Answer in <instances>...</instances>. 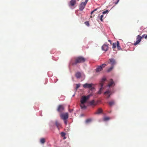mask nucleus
Segmentation results:
<instances>
[{
    "mask_svg": "<svg viewBox=\"0 0 147 147\" xmlns=\"http://www.w3.org/2000/svg\"><path fill=\"white\" fill-rule=\"evenodd\" d=\"M106 80V78L105 77L103 78L101 80L100 84L101 87L100 88L98 92V94H100L101 93V92L103 89V86L104 84V83Z\"/></svg>",
    "mask_w": 147,
    "mask_h": 147,
    "instance_id": "2",
    "label": "nucleus"
},
{
    "mask_svg": "<svg viewBox=\"0 0 147 147\" xmlns=\"http://www.w3.org/2000/svg\"><path fill=\"white\" fill-rule=\"evenodd\" d=\"M40 142L42 144H44L45 142V139L44 138H42L40 139Z\"/></svg>",
    "mask_w": 147,
    "mask_h": 147,
    "instance_id": "24",
    "label": "nucleus"
},
{
    "mask_svg": "<svg viewBox=\"0 0 147 147\" xmlns=\"http://www.w3.org/2000/svg\"><path fill=\"white\" fill-rule=\"evenodd\" d=\"M116 46H117V42L114 43L113 44V48H115L116 47Z\"/></svg>",
    "mask_w": 147,
    "mask_h": 147,
    "instance_id": "25",
    "label": "nucleus"
},
{
    "mask_svg": "<svg viewBox=\"0 0 147 147\" xmlns=\"http://www.w3.org/2000/svg\"><path fill=\"white\" fill-rule=\"evenodd\" d=\"M86 60V59L83 57H76L71 60L70 63L72 65H76L78 63H84Z\"/></svg>",
    "mask_w": 147,
    "mask_h": 147,
    "instance_id": "1",
    "label": "nucleus"
},
{
    "mask_svg": "<svg viewBox=\"0 0 147 147\" xmlns=\"http://www.w3.org/2000/svg\"><path fill=\"white\" fill-rule=\"evenodd\" d=\"M97 9H98V8H97L95 9L93 11H94H94H96L97 10Z\"/></svg>",
    "mask_w": 147,
    "mask_h": 147,
    "instance_id": "37",
    "label": "nucleus"
},
{
    "mask_svg": "<svg viewBox=\"0 0 147 147\" xmlns=\"http://www.w3.org/2000/svg\"><path fill=\"white\" fill-rule=\"evenodd\" d=\"M106 65L105 64H103L100 66H98L96 70V72H98L102 71L103 68Z\"/></svg>",
    "mask_w": 147,
    "mask_h": 147,
    "instance_id": "4",
    "label": "nucleus"
},
{
    "mask_svg": "<svg viewBox=\"0 0 147 147\" xmlns=\"http://www.w3.org/2000/svg\"><path fill=\"white\" fill-rule=\"evenodd\" d=\"M113 85H115L114 82L112 79H111L110 80V82L108 85V86L109 87H111Z\"/></svg>",
    "mask_w": 147,
    "mask_h": 147,
    "instance_id": "16",
    "label": "nucleus"
},
{
    "mask_svg": "<svg viewBox=\"0 0 147 147\" xmlns=\"http://www.w3.org/2000/svg\"><path fill=\"white\" fill-rule=\"evenodd\" d=\"M117 47L118 50L121 49V47L120 46L119 43L118 41L117 42Z\"/></svg>",
    "mask_w": 147,
    "mask_h": 147,
    "instance_id": "22",
    "label": "nucleus"
},
{
    "mask_svg": "<svg viewBox=\"0 0 147 147\" xmlns=\"http://www.w3.org/2000/svg\"><path fill=\"white\" fill-rule=\"evenodd\" d=\"M92 84L86 83L83 85V86L84 88H92Z\"/></svg>",
    "mask_w": 147,
    "mask_h": 147,
    "instance_id": "10",
    "label": "nucleus"
},
{
    "mask_svg": "<svg viewBox=\"0 0 147 147\" xmlns=\"http://www.w3.org/2000/svg\"><path fill=\"white\" fill-rule=\"evenodd\" d=\"M76 76L77 78H80L81 77V74L80 72H78L76 74Z\"/></svg>",
    "mask_w": 147,
    "mask_h": 147,
    "instance_id": "19",
    "label": "nucleus"
},
{
    "mask_svg": "<svg viewBox=\"0 0 147 147\" xmlns=\"http://www.w3.org/2000/svg\"><path fill=\"white\" fill-rule=\"evenodd\" d=\"M113 68V66H111L107 70L108 72H109L111 71Z\"/></svg>",
    "mask_w": 147,
    "mask_h": 147,
    "instance_id": "27",
    "label": "nucleus"
},
{
    "mask_svg": "<svg viewBox=\"0 0 147 147\" xmlns=\"http://www.w3.org/2000/svg\"><path fill=\"white\" fill-rule=\"evenodd\" d=\"M145 36V34H144L143 35L142 37H141V39H142V38H144V37Z\"/></svg>",
    "mask_w": 147,
    "mask_h": 147,
    "instance_id": "35",
    "label": "nucleus"
},
{
    "mask_svg": "<svg viewBox=\"0 0 147 147\" xmlns=\"http://www.w3.org/2000/svg\"><path fill=\"white\" fill-rule=\"evenodd\" d=\"M85 24L88 26H89L90 25L88 22H85Z\"/></svg>",
    "mask_w": 147,
    "mask_h": 147,
    "instance_id": "30",
    "label": "nucleus"
},
{
    "mask_svg": "<svg viewBox=\"0 0 147 147\" xmlns=\"http://www.w3.org/2000/svg\"><path fill=\"white\" fill-rule=\"evenodd\" d=\"M136 40V41L134 44V45H137L139 43V42L141 41V36L139 35H138L137 36Z\"/></svg>",
    "mask_w": 147,
    "mask_h": 147,
    "instance_id": "6",
    "label": "nucleus"
},
{
    "mask_svg": "<svg viewBox=\"0 0 147 147\" xmlns=\"http://www.w3.org/2000/svg\"><path fill=\"white\" fill-rule=\"evenodd\" d=\"M61 136L62 137H63V139L64 140L66 138V137L65 136L66 134L65 133H64L63 132H61Z\"/></svg>",
    "mask_w": 147,
    "mask_h": 147,
    "instance_id": "21",
    "label": "nucleus"
},
{
    "mask_svg": "<svg viewBox=\"0 0 147 147\" xmlns=\"http://www.w3.org/2000/svg\"><path fill=\"white\" fill-rule=\"evenodd\" d=\"M108 41L110 43V44H112V43H111V40H108Z\"/></svg>",
    "mask_w": 147,
    "mask_h": 147,
    "instance_id": "36",
    "label": "nucleus"
},
{
    "mask_svg": "<svg viewBox=\"0 0 147 147\" xmlns=\"http://www.w3.org/2000/svg\"><path fill=\"white\" fill-rule=\"evenodd\" d=\"M109 62L108 63L110 64L111 66H114L116 64V62L115 60L113 59H109Z\"/></svg>",
    "mask_w": 147,
    "mask_h": 147,
    "instance_id": "7",
    "label": "nucleus"
},
{
    "mask_svg": "<svg viewBox=\"0 0 147 147\" xmlns=\"http://www.w3.org/2000/svg\"><path fill=\"white\" fill-rule=\"evenodd\" d=\"M90 95H89L87 96H82L81 99V103H85L87 101L89 98L90 96Z\"/></svg>",
    "mask_w": 147,
    "mask_h": 147,
    "instance_id": "3",
    "label": "nucleus"
},
{
    "mask_svg": "<svg viewBox=\"0 0 147 147\" xmlns=\"http://www.w3.org/2000/svg\"><path fill=\"white\" fill-rule=\"evenodd\" d=\"M55 125H56L58 129L59 130V127L61 126V124L57 121H56L55 122Z\"/></svg>",
    "mask_w": 147,
    "mask_h": 147,
    "instance_id": "17",
    "label": "nucleus"
},
{
    "mask_svg": "<svg viewBox=\"0 0 147 147\" xmlns=\"http://www.w3.org/2000/svg\"><path fill=\"white\" fill-rule=\"evenodd\" d=\"M103 17H104L103 15H102L100 16V20L102 22L103 21L102 18H103Z\"/></svg>",
    "mask_w": 147,
    "mask_h": 147,
    "instance_id": "29",
    "label": "nucleus"
},
{
    "mask_svg": "<svg viewBox=\"0 0 147 147\" xmlns=\"http://www.w3.org/2000/svg\"><path fill=\"white\" fill-rule=\"evenodd\" d=\"M104 94L106 96L107 98H108L110 97L111 95V92L109 90H108L105 92H104Z\"/></svg>",
    "mask_w": 147,
    "mask_h": 147,
    "instance_id": "12",
    "label": "nucleus"
},
{
    "mask_svg": "<svg viewBox=\"0 0 147 147\" xmlns=\"http://www.w3.org/2000/svg\"><path fill=\"white\" fill-rule=\"evenodd\" d=\"M76 89H77L78 88L80 87V84H76Z\"/></svg>",
    "mask_w": 147,
    "mask_h": 147,
    "instance_id": "32",
    "label": "nucleus"
},
{
    "mask_svg": "<svg viewBox=\"0 0 147 147\" xmlns=\"http://www.w3.org/2000/svg\"><path fill=\"white\" fill-rule=\"evenodd\" d=\"M108 103L109 105L110 106H111L115 105V102L114 100H113L109 102Z\"/></svg>",
    "mask_w": 147,
    "mask_h": 147,
    "instance_id": "18",
    "label": "nucleus"
},
{
    "mask_svg": "<svg viewBox=\"0 0 147 147\" xmlns=\"http://www.w3.org/2000/svg\"><path fill=\"white\" fill-rule=\"evenodd\" d=\"M92 121V119L91 118L87 119L86 120V123H90V122H91Z\"/></svg>",
    "mask_w": 147,
    "mask_h": 147,
    "instance_id": "23",
    "label": "nucleus"
},
{
    "mask_svg": "<svg viewBox=\"0 0 147 147\" xmlns=\"http://www.w3.org/2000/svg\"><path fill=\"white\" fill-rule=\"evenodd\" d=\"M86 4L84 2L81 3L79 5V9L81 11H82L84 8Z\"/></svg>",
    "mask_w": 147,
    "mask_h": 147,
    "instance_id": "9",
    "label": "nucleus"
},
{
    "mask_svg": "<svg viewBox=\"0 0 147 147\" xmlns=\"http://www.w3.org/2000/svg\"><path fill=\"white\" fill-rule=\"evenodd\" d=\"M88 1V0H85V1L84 3L86 4Z\"/></svg>",
    "mask_w": 147,
    "mask_h": 147,
    "instance_id": "34",
    "label": "nucleus"
},
{
    "mask_svg": "<svg viewBox=\"0 0 147 147\" xmlns=\"http://www.w3.org/2000/svg\"><path fill=\"white\" fill-rule=\"evenodd\" d=\"M73 110L72 109V110H71L70 111V112H71V111H73Z\"/></svg>",
    "mask_w": 147,
    "mask_h": 147,
    "instance_id": "40",
    "label": "nucleus"
},
{
    "mask_svg": "<svg viewBox=\"0 0 147 147\" xmlns=\"http://www.w3.org/2000/svg\"><path fill=\"white\" fill-rule=\"evenodd\" d=\"M102 112V110L101 108H99L97 111L95 113V114H98L101 113Z\"/></svg>",
    "mask_w": 147,
    "mask_h": 147,
    "instance_id": "15",
    "label": "nucleus"
},
{
    "mask_svg": "<svg viewBox=\"0 0 147 147\" xmlns=\"http://www.w3.org/2000/svg\"><path fill=\"white\" fill-rule=\"evenodd\" d=\"M65 123L66 125L67 124V121L66 120H64Z\"/></svg>",
    "mask_w": 147,
    "mask_h": 147,
    "instance_id": "33",
    "label": "nucleus"
},
{
    "mask_svg": "<svg viewBox=\"0 0 147 147\" xmlns=\"http://www.w3.org/2000/svg\"><path fill=\"white\" fill-rule=\"evenodd\" d=\"M109 12V11L108 10H106L102 12V14H104L108 13Z\"/></svg>",
    "mask_w": 147,
    "mask_h": 147,
    "instance_id": "31",
    "label": "nucleus"
},
{
    "mask_svg": "<svg viewBox=\"0 0 147 147\" xmlns=\"http://www.w3.org/2000/svg\"><path fill=\"white\" fill-rule=\"evenodd\" d=\"M98 101H95L94 100L90 101L89 103L91 105L95 106L98 103Z\"/></svg>",
    "mask_w": 147,
    "mask_h": 147,
    "instance_id": "11",
    "label": "nucleus"
},
{
    "mask_svg": "<svg viewBox=\"0 0 147 147\" xmlns=\"http://www.w3.org/2000/svg\"><path fill=\"white\" fill-rule=\"evenodd\" d=\"M144 38H147V35H146L144 37Z\"/></svg>",
    "mask_w": 147,
    "mask_h": 147,
    "instance_id": "39",
    "label": "nucleus"
},
{
    "mask_svg": "<svg viewBox=\"0 0 147 147\" xmlns=\"http://www.w3.org/2000/svg\"><path fill=\"white\" fill-rule=\"evenodd\" d=\"M76 3V0H71L69 2V6H73Z\"/></svg>",
    "mask_w": 147,
    "mask_h": 147,
    "instance_id": "13",
    "label": "nucleus"
},
{
    "mask_svg": "<svg viewBox=\"0 0 147 147\" xmlns=\"http://www.w3.org/2000/svg\"><path fill=\"white\" fill-rule=\"evenodd\" d=\"M94 11H92L91 12V14H93V13L94 12Z\"/></svg>",
    "mask_w": 147,
    "mask_h": 147,
    "instance_id": "38",
    "label": "nucleus"
},
{
    "mask_svg": "<svg viewBox=\"0 0 147 147\" xmlns=\"http://www.w3.org/2000/svg\"><path fill=\"white\" fill-rule=\"evenodd\" d=\"M60 117L63 120H66L68 117V114L67 113L61 114H60Z\"/></svg>",
    "mask_w": 147,
    "mask_h": 147,
    "instance_id": "5",
    "label": "nucleus"
},
{
    "mask_svg": "<svg viewBox=\"0 0 147 147\" xmlns=\"http://www.w3.org/2000/svg\"><path fill=\"white\" fill-rule=\"evenodd\" d=\"M84 103H81L80 106L82 109H85L86 108V106L84 105Z\"/></svg>",
    "mask_w": 147,
    "mask_h": 147,
    "instance_id": "20",
    "label": "nucleus"
},
{
    "mask_svg": "<svg viewBox=\"0 0 147 147\" xmlns=\"http://www.w3.org/2000/svg\"><path fill=\"white\" fill-rule=\"evenodd\" d=\"M90 17L91 18H92V16H90Z\"/></svg>",
    "mask_w": 147,
    "mask_h": 147,
    "instance_id": "41",
    "label": "nucleus"
},
{
    "mask_svg": "<svg viewBox=\"0 0 147 147\" xmlns=\"http://www.w3.org/2000/svg\"><path fill=\"white\" fill-rule=\"evenodd\" d=\"M119 0H114V3L115 5L117 4L119 2Z\"/></svg>",
    "mask_w": 147,
    "mask_h": 147,
    "instance_id": "28",
    "label": "nucleus"
},
{
    "mask_svg": "<svg viewBox=\"0 0 147 147\" xmlns=\"http://www.w3.org/2000/svg\"><path fill=\"white\" fill-rule=\"evenodd\" d=\"M110 118L108 117H105L104 118V120L105 121H107L109 120Z\"/></svg>",
    "mask_w": 147,
    "mask_h": 147,
    "instance_id": "26",
    "label": "nucleus"
},
{
    "mask_svg": "<svg viewBox=\"0 0 147 147\" xmlns=\"http://www.w3.org/2000/svg\"><path fill=\"white\" fill-rule=\"evenodd\" d=\"M64 110V107L62 105H59L57 109V111L58 112L61 113Z\"/></svg>",
    "mask_w": 147,
    "mask_h": 147,
    "instance_id": "8",
    "label": "nucleus"
},
{
    "mask_svg": "<svg viewBox=\"0 0 147 147\" xmlns=\"http://www.w3.org/2000/svg\"><path fill=\"white\" fill-rule=\"evenodd\" d=\"M102 49L105 51H107L108 49V47L107 45H104L102 47Z\"/></svg>",
    "mask_w": 147,
    "mask_h": 147,
    "instance_id": "14",
    "label": "nucleus"
}]
</instances>
